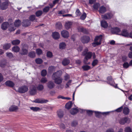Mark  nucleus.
Returning <instances> with one entry per match:
<instances>
[{
    "label": "nucleus",
    "mask_w": 132,
    "mask_h": 132,
    "mask_svg": "<svg viewBox=\"0 0 132 132\" xmlns=\"http://www.w3.org/2000/svg\"><path fill=\"white\" fill-rule=\"evenodd\" d=\"M88 50L84 51L82 53V54L85 57L83 60L84 63L86 64L88 61V60L90 59L92 56V53L90 52H87Z\"/></svg>",
    "instance_id": "1"
},
{
    "label": "nucleus",
    "mask_w": 132,
    "mask_h": 132,
    "mask_svg": "<svg viewBox=\"0 0 132 132\" xmlns=\"http://www.w3.org/2000/svg\"><path fill=\"white\" fill-rule=\"evenodd\" d=\"M102 37V35H101L96 36L94 40V42L92 43V45L95 47L96 46L100 45L101 44Z\"/></svg>",
    "instance_id": "2"
},
{
    "label": "nucleus",
    "mask_w": 132,
    "mask_h": 132,
    "mask_svg": "<svg viewBox=\"0 0 132 132\" xmlns=\"http://www.w3.org/2000/svg\"><path fill=\"white\" fill-rule=\"evenodd\" d=\"M119 123L121 125H123L126 123H129L130 122V119L128 117H125L121 118L119 121Z\"/></svg>",
    "instance_id": "3"
},
{
    "label": "nucleus",
    "mask_w": 132,
    "mask_h": 132,
    "mask_svg": "<svg viewBox=\"0 0 132 132\" xmlns=\"http://www.w3.org/2000/svg\"><path fill=\"white\" fill-rule=\"evenodd\" d=\"M90 37L84 35L82 36L80 39L82 43L84 44H87L90 40Z\"/></svg>",
    "instance_id": "4"
},
{
    "label": "nucleus",
    "mask_w": 132,
    "mask_h": 132,
    "mask_svg": "<svg viewBox=\"0 0 132 132\" xmlns=\"http://www.w3.org/2000/svg\"><path fill=\"white\" fill-rule=\"evenodd\" d=\"M28 90V87L26 86H23L18 88V91L20 93H24L27 92Z\"/></svg>",
    "instance_id": "5"
},
{
    "label": "nucleus",
    "mask_w": 132,
    "mask_h": 132,
    "mask_svg": "<svg viewBox=\"0 0 132 132\" xmlns=\"http://www.w3.org/2000/svg\"><path fill=\"white\" fill-rule=\"evenodd\" d=\"M113 15L111 12H109L105 14L104 15L102 16V17L106 20H109L111 19Z\"/></svg>",
    "instance_id": "6"
},
{
    "label": "nucleus",
    "mask_w": 132,
    "mask_h": 132,
    "mask_svg": "<svg viewBox=\"0 0 132 132\" xmlns=\"http://www.w3.org/2000/svg\"><path fill=\"white\" fill-rule=\"evenodd\" d=\"M9 5L8 0L0 4V8L2 10L6 9L8 7Z\"/></svg>",
    "instance_id": "7"
},
{
    "label": "nucleus",
    "mask_w": 132,
    "mask_h": 132,
    "mask_svg": "<svg viewBox=\"0 0 132 132\" xmlns=\"http://www.w3.org/2000/svg\"><path fill=\"white\" fill-rule=\"evenodd\" d=\"M121 29L120 28L116 27L112 29L111 32L113 34L120 35V34H119V33L121 32Z\"/></svg>",
    "instance_id": "8"
},
{
    "label": "nucleus",
    "mask_w": 132,
    "mask_h": 132,
    "mask_svg": "<svg viewBox=\"0 0 132 132\" xmlns=\"http://www.w3.org/2000/svg\"><path fill=\"white\" fill-rule=\"evenodd\" d=\"M106 79L107 81L106 82L108 84L111 86H113V85L114 84L115 82L111 76L108 77H107Z\"/></svg>",
    "instance_id": "9"
},
{
    "label": "nucleus",
    "mask_w": 132,
    "mask_h": 132,
    "mask_svg": "<svg viewBox=\"0 0 132 132\" xmlns=\"http://www.w3.org/2000/svg\"><path fill=\"white\" fill-rule=\"evenodd\" d=\"M62 74V72L61 71H58L56 72L53 73L52 76V78H60Z\"/></svg>",
    "instance_id": "10"
},
{
    "label": "nucleus",
    "mask_w": 132,
    "mask_h": 132,
    "mask_svg": "<svg viewBox=\"0 0 132 132\" xmlns=\"http://www.w3.org/2000/svg\"><path fill=\"white\" fill-rule=\"evenodd\" d=\"M31 24V22L28 19L23 20L22 22V25L24 27L29 26Z\"/></svg>",
    "instance_id": "11"
},
{
    "label": "nucleus",
    "mask_w": 132,
    "mask_h": 132,
    "mask_svg": "<svg viewBox=\"0 0 132 132\" xmlns=\"http://www.w3.org/2000/svg\"><path fill=\"white\" fill-rule=\"evenodd\" d=\"M61 34L62 36L64 38H67L69 36V32L65 30L62 31L61 32Z\"/></svg>",
    "instance_id": "12"
},
{
    "label": "nucleus",
    "mask_w": 132,
    "mask_h": 132,
    "mask_svg": "<svg viewBox=\"0 0 132 132\" xmlns=\"http://www.w3.org/2000/svg\"><path fill=\"white\" fill-rule=\"evenodd\" d=\"M48 102V101L47 100L44 99H36L33 102L35 103H45Z\"/></svg>",
    "instance_id": "13"
},
{
    "label": "nucleus",
    "mask_w": 132,
    "mask_h": 132,
    "mask_svg": "<svg viewBox=\"0 0 132 132\" xmlns=\"http://www.w3.org/2000/svg\"><path fill=\"white\" fill-rule=\"evenodd\" d=\"M78 32H82L84 34H87L89 33L88 30L82 27L78 28Z\"/></svg>",
    "instance_id": "14"
},
{
    "label": "nucleus",
    "mask_w": 132,
    "mask_h": 132,
    "mask_svg": "<svg viewBox=\"0 0 132 132\" xmlns=\"http://www.w3.org/2000/svg\"><path fill=\"white\" fill-rule=\"evenodd\" d=\"M119 34L120 35L125 37H128L129 36L128 32L127 30L125 29H123V30H122Z\"/></svg>",
    "instance_id": "15"
},
{
    "label": "nucleus",
    "mask_w": 132,
    "mask_h": 132,
    "mask_svg": "<svg viewBox=\"0 0 132 132\" xmlns=\"http://www.w3.org/2000/svg\"><path fill=\"white\" fill-rule=\"evenodd\" d=\"M52 79L54 80L56 84L58 85L62 83L63 80L62 78L61 77L56 78Z\"/></svg>",
    "instance_id": "16"
},
{
    "label": "nucleus",
    "mask_w": 132,
    "mask_h": 132,
    "mask_svg": "<svg viewBox=\"0 0 132 132\" xmlns=\"http://www.w3.org/2000/svg\"><path fill=\"white\" fill-rule=\"evenodd\" d=\"M6 85L11 87H13L15 86L14 84L12 81L7 80L5 82Z\"/></svg>",
    "instance_id": "17"
},
{
    "label": "nucleus",
    "mask_w": 132,
    "mask_h": 132,
    "mask_svg": "<svg viewBox=\"0 0 132 132\" xmlns=\"http://www.w3.org/2000/svg\"><path fill=\"white\" fill-rule=\"evenodd\" d=\"M55 84L52 81H49L47 84L48 87L50 89L53 88L55 86Z\"/></svg>",
    "instance_id": "18"
},
{
    "label": "nucleus",
    "mask_w": 132,
    "mask_h": 132,
    "mask_svg": "<svg viewBox=\"0 0 132 132\" xmlns=\"http://www.w3.org/2000/svg\"><path fill=\"white\" fill-rule=\"evenodd\" d=\"M52 36L54 39L56 40L59 38L60 35L58 32H55L52 33Z\"/></svg>",
    "instance_id": "19"
},
{
    "label": "nucleus",
    "mask_w": 132,
    "mask_h": 132,
    "mask_svg": "<svg viewBox=\"0 0 132 132\" xmlns=\"http://www.w3.org/2000/svg\"><path fill=\"white\" fill-rule=\"evenodd\" d=\"M106 11V7L103 5L100 7L99 12L100 13L103 14Z\"/></svg>",
    "instance_id": "20"
},
{
    "label": "nucleus",
    "mask_w": 132,
    "mask_h": 132,
    "mask_svg": "<svg viewBox=\"0 0 132 132\" xmlns=\"http://www.w3.org/2000/svg\"><path fill=\"white\" fill-rule=\"evenodd\" d=\"M70 62V61L69 59L67 58H65L63 60L62 64L64 66H65L69 64Z\"/></svg>",
    "instance_id": "21"
},
{
    "label": "nucleus",
    "mask_w": 132,
    "mask_h": 132,
    "mask_svg": "<svg viewBox=\"0 0 132 132\" xmlns=\"http://www.w3.org/2000/svg\"><path fill=\"white\" fill-rule=\"evenodd\" d=\"M129 112L130 110L128 108L126 107L124 108L123 110V113L125 115H128Z\"/></svg>",
    "instance_id": "22"
},
{
    "label": "nucleus",
    "mask_w": 132,
    "mask_h": 132,
    "mask_svg": "<svg viewBox=\"0 0 132 132\" xmlns=\"http://www.w3.org/2000/svg\"><path fill=\"white\" fill-rule=\"evenodd\" d=\"M18 109V107L14 105H11L9 108V111L11 112L14 111Z\"/></svg>",
    "instance_id": "23"
},
{
    "label": "nucleus",
    "mask_w": 132,
    "mask_h": 132,
    "mask_svg": "<svg viewBox=\"0 0 132 132\" xmlns=\"http://www.w3.org/2000/svg\"><path fill=\"white\" fill-rule=\"evenodd\" d=\"M79 111V110L76 108H73L70 110V112L71 114L75 115Z\"/></svg>",
    "instance_id": "24"
},
{
    "label": "nucleus",
    "mask_w": 132,
    "mask_h": 132,
    "mask_svg": "<svg viewBox=\"0 0 132 132\" xmlns=\"http://www.w3.org/2000/svg\"><path fill=\"white\" fill-rule=\"evenodd\" d=\"M36 93V87L34 86L30 91V94L31 95H34Z\"/></svg>",
    "instance_id": "25"
},
{
    "label": "nucleus",
    "mask_w": 132,
    "mask_h": 132,
    "mask_svg": "<svg viewBox=\"0 0 132 132\" xmlns=\"http://www.w3.org/2000/svg\"><path fill=\"white\" fill-rule=\"evenodd\" d=\"M72 24V22L69 21L66 22L65 24V27L67 29L70 28Z\"/></svg>",
    "instance_id": "26"
},
{
    "label": "nucleus",
    "mask_w": 132,
    "mask_h": 132,
    "mask_svg": "<svg viewBox=\"0 0 132 132\" xmlns=\"http://www.w3.org/2000/svg\"><path fill=\"white\" fill-rule=\"evenodd\" d=\"M101 26L104 28H107L108 26V24L106 21L104 20H102L101 22Z\"/></svg>",
    "instance_id": "27"
},
{
    "label": "nucleus",
    "mask_w": 132,
    "mask_h": 132,
    "mask_svg": "<svg viewBox=\"0 0 132 132\" xmlns=\"http://www.w3.org/2000/svg\"><path fill=\"white\" fill-rule=\"evenodd\" d=\"M21 52H20V54L22 55H27L28 53V50L24 47L22 48Z\"/></svg>",
    "instance_id": "28"
},
{
    "label": "nucleus",
    "mask_w": 132,
    "mask_h": 132,
    "mask_svg": "<svg viewBox=\"0 0 132 132\" xmlns=\"http://www.w3.org/2000/svg\"><path fill=\"white\" fill-rule=\"evenodd\" d=\"M72 105V102L69 101L65 105V108L67 109H69L71 108Z\"/></svg>",
    "instance_id": "29"
},
{
    "label": "nucleus",
    "mask_w": 132,
    "mask_h": 132,
    "mask_svg": "<svg viewBox=\"0 0 132 132\" xmlns=\"http://www.w3.org/2000/svg\"><path fill=\"white\" fill-rule=\"evenodd\" d=\"M20 43V41L19 39H15L11 41V44L13 45H18Z\"/></svg>",
    "instance_id": "30"
},
{
    "label": "nucleus",
    "mask_w": 132,
    "mask_h": 132,
    "mask_svg": "<svg viewBox=\"0 0 132 132\" xmlns=\"http://www.w3.org/2000/svg\"><path fill=\"white\" fill-rule=\"evenodd\" d=\"M43 14V12L42 10H39L35 12V15L37 17H39L40 16Z\"/></svg>",
    "instance_id": "31"
},
{
    "label": "nucleus",
    "mask_w": 132,
    "mask_h": 132,
    "mask_svg": "<svg viewBox=\"0 0 132 132\" xmlns=\"http://www.w3.org/2000/svg\"><path fill=\"white\" fill-rule=\"evenodd\" d=\"M8 24V22H3L1 25L2 29L4 30H6L7 28V25Z\"/></svg>",
    "instance_id": "32"
},
{
    "label": "nucleus",
    "mask_w": 132,
    "mask_h": 132,
    "mask_svg": "<svg viewBox=\"0 0 132 132\" xmlns=\"http://www.w3.org/2000/svg\"><path fill=\"white\" fill-rule=\"evenodd\" d=\"M21 21L20 20H17L15 21L14 22V25L15 27H18L21 24Z\"/></svg>",
    "instance_id": "33"
},
{
    "label": "nucleus",
    "mask_w": 132,
    "mask_h": 132,
    "mask_svg": "<svg viewBox=\"0 0 132 132\" xmlns=\"http://www.w3.org/2000/svg\"><path fill=\"white\" fill-rule=\"evenodd\" d=\"M57 113L58 117L60 118H62L63 116V112L61 110H60L57 111Z\"/></svg>",
    "instance_id": "34"
},
{
    "label": "nucleus",
    "mask_w": 132,
    "mask_h": 132,
    "mask_svg": "<svg viewBox=\"0 0 132 132\" xmlns=\"http://www.w3.org/2000/svg\"><path fill=\"white\" fill-rule=\"evenodd\" d=\"M12 51L14 52L17 53L19 51L20 48L18 46H15L12 47Z\"/></svg>",
    "instance_id": "35"
},
{
    "label": "nucleus",
    "mask_w": 132,
    "mask_h": 132,
    "mask_svg": "<svg viewBox=\"0 0 132 132\" xmlns=\"http://www.w3.org/2000/svg\"><path fill=\"white\" fill-rule=\"evenodd\" d=\"M11 46V44L10 43H7L4 45L3 46V48L4 50H7L9 49Z\"/></svg>",
    "instance_id": "36"
},
{
    "label": "nucleus",
    "mask_w": 132,
    "mask_h": 132,
    "mask_svg": "<svg viewBox=\"0 0 132 132\" xmlns=\"http://www.w3.org/2000/svg\"><path fill=\"white\" fill-rule=\"evenodd\" d=\"M66 44L64 42L61 43L59 44V48L61 50L64 49L65 48Z\"/></svg>",
    "instance_id": "37"
},
{
    "label": "nucleus",
    "mask_w": 132,
    "mask_h": 132,
    "mask_svg": "<svg viewBox=\"0 0 132 132\" xmlns=\"http://www.w3.org/2000/svg\"><path fill=\"white\" fill-rule=\"evenodd\" d=\"M36 16L34 15H30L29 17V19L30 21L32 22L34 21L35 20H37L36 19Z\"/></svg>",
    "instance_id": "38"
},
{
    "label": "nucleus",
    "mask_w": 132,
    "mask_h": 132,
    "mask_svg": "<svg viewBox=\"0 0 132 132\" xmlns=\"http://www.w3.org/2000/svg\"><path fill=\"white\" fill-rule=\"evenodd\" d=\"M82 68L84 71H86L89 70L90 69V67L87 65H84L82 67Z\"/></svg>",
    "instance_id": "39"
},
{
    "label": "nucleus",
    "mask_w": 132,
    "mask_h": 132,
    "mask_svg": "<svg viewBox=\"0 0 132 132\" xmlns=\"http://www.w3.org/2000/svg\"><path fill=\"white\" fill-rule=\"evenodd\" d=\"M28 56L32 58H34L35 56V53L34 52H29Z\"/></svg>",
    "instance_id": "40"
},
{
    "label": "nucleus",
    "mask_w": 132,
    "mask_h": 132,
    "mask_svg": "<svg viewBox=\"0 0 132 132\" xmlns=\"http://www.w3.org/2000/svg\"><path fill=\"white\" fill-rule=\"evenodd\" d=\"M35 61L36 63L38 64H41L43 62L42 59L39 58H38L36 59Z\"/></svg>",
    "instance_id": "41"
},
{
    "label": "nucleus",
    "mask_w": 132,
    "mask_h": 132,
    "mask_svg": "<svg viewBox=\"0 0 132 132\" xmlns=\"http://www.w3.org/2000/svg\"><path fill=\"white\" fill-rule=\"evenodd\" d=\"M56 28L59 29H60L62 27V25L61 23L60 22L56 23Z\"/></svg>",
    "instance_id": "42"
},
{
    "label": "nucleus",
    "mask_w": 132,
    "mask_h": 132,
    "mask_svg": "<svg viewBox=\"0 0 132 132\" xmlns=\"http://www.w3.org/2000/svg\"><path fill=\"white\" fill-rule=\"evenodd\" d=\"M100 6V4L99 3H96L94 4L93 6V8L94 10H97Z\"/></svg>",
    "instance_id": "43"
},
{
    "label": "nucleus",
    "mask_w": 132,
    "mask_h": 132,
    "mask_svg": "<svg viewBox=\"0 0 132 132\" xmlns=\"http://www.w3.org/2000/svg\"><path fill=\"white\" fill-rule=\"evenodd\" d=\"M30 109L34 111L37 112L40 109L38 107H31L30 108Z\"/></svg>",
    "instance_id": "44"
},
{
    "label": "nucleus",
    "mask_w": 132,
    "mask_h": 132,
    "mask_svg": "<svg viewBox=\"0 0 132 132\" xmlns=\"http://www.w3.org/2000/svg\"><path fill=\"white\" fill-rule=\"evenodd\" d=\"M50 9V7L49 6H46L43 9V12L44 13H47L49 11Z\"/></svg>",
    "instance_id": "45"
},
{
    "label": "nucleus",
    "mask_w": 132,
    "mask_h": 132,
    "mask_svg": "<svg viewBox=\"0 0 132 132\" xmlns=\"http://www.w3.org/2000/svg\"><path fill=\"white\" fill-rule=\"evenodd\" d=\"M98 62V60L96 59H95L93 61L92 63V65L93 67H94L97 64Z\"/></svg>",
    "instance_id": "46"
},
{
    "label": "nucleus",
    "mask_w": 132,
    "mask_h": 132,
    "mask_svg": "<svg viewBox=\"0 0 132 132\" xmlns=\"http://www.w3.org/2000/svg\"><path fill=\"white\" fill-rule=\"evenodd\" d=\"M46 56L47 57L50 58L53 57V55L51 52L48 51L47 52Z\"/></svg>",
    "instance_id": "47"
},
{
    "label": "nucleus",
    "mask_w": 132,
    "mask_h": 132,
    "mask_svg": "<svg viewBox=\"0 0 132 132\" xmlns=\"http://www.w3.org/2000/svg\"><path fill=\"white\" fill-rule=\"evenodd\" d=\"M47 73L46 70L45 69L42 70L41 72V75L43 77L45 76Z\"/></svg>",
    "instance_id": "48"
},
{
    "label": "nucleus",
    "mask_w": 132,
    "mask_h": 132,
    "mask_svg": "<svg viewBox=\"0 0 132 132\" xmlns=\"http://www.w3.org/2000/svg\"><path fill=\"white\" fill-rule=\"evenodd\" d=\"M123 108V106H122L116 109L114 111H116L117 112H120L122 111V110Z\"/></svg>",
    "instance_id": "49"
},
{
    "label": "nucleus",
    "mask_w": 132,
    "mask_h": 132,
    "mask_svg": "<svg viewBox=\"0 0 132 132\" xmlns=\"http://www.w3.org/2000/svg\"><path fill=\"white\" fill-rule=\"evenodd\" d=\"M37 89L39 90H42L44 89V86L42 84L39 85L36 87Z\"/></svg>",
    "instance_id": "50"
},
{
    "label": "nucleus",
    "mask_w": 132,
    "mask_h": 132,
    "mask_svg": "<svg viewBox=\"0 0 132 132\" xmlns=\"http://www.w3.org/2000/svg\"><path fill=\"white\" fill-rule=\"evenodd\" d=\"M37 54L38 55H40L42 53V50L40 48H37L36 50Z\"/></svg>",
    "instance_id": "51"
},
{
    "label": "nucleus",
    "mask_w": 132,
    "mask_h": 132,
    "mask_svg": "<svg viewBox=\"0 0 132 132\" xmlns=\"http://www.w3.org/2000/svg\"><path fill=\"white\" fill-rule=\"evenodd\" d=\"M130 66L129 64L127 62H125L123 64V67L124 68H127Z\"/></svg>",
    "instance_id": "52"
},
{
    "label": "nucleus",
    "mask_w": 132,
    "mask_h": 132,
    "mask_svg": "<svg viewBox=\"0 0 132 132\" xmlns=\"http://www.w3.org/2000/svg\"><path fill=\"white\" fill-rule=\"evenodd\" d=\"M124 131L125 132H131V129L129 127H127L125 128Z\"/></svg>",
    "instance_id": "53"
},
{
    "label": "nucleus",
    "mask_w": 132,
    "mask_h": 132,
    "mask_svg": "<svg viewBox=\"0 0 132 132\" xmlns=\"http://www.w3.org/2000/svg\"><path fill=\"white\" fill-rule=\"evenodd\" d=\"M86 16V14L85 12L80 17V19L82 20H84Z\"/></svg>",
    "instance_id": "54"
},
{
    "label": "nucleus",
    "mask_w": 132,
    "mask_h": 132,
    "mask_svg": "<svg viewBox=\"0 0 132 132\" xmlns=\"http://www.w3.org/2000/svg\"><path fill=\"white\" fill-rule=\"evenodd\" d=\"M6 54L7 56L9 58L11 59L13 57V55L11 53H7Z\"/></svg>",
    "instance_id": "55"
},
{
    "label": "nucleus",
    "mask_w": 132,
    "mask_h": 132,
    "mask_svg": "<svg viewBox=\"0 0 132 132\" xmlns=\"http://www.w3.org/2000/svg\"><path fill=\"white\" fill-rule=\"evenodd\" d=\"M95 116L97 117H100L101 114L102 113L101 112L97 111H95Z\"/></svg>",
    "instance_id": "56"
},
{
    "label": "nucleus",
    "mask_w": 132,
    "mask_h": 132,
    "mask_svg": "<svg viewBox=\"0 0 132 132\" xmlns=\"http://www.w3.org/2000/svg\"><path fill=\"white\" fill-rule=\"evenodd\" d=\"M75 13L77 16H79L81 14V13L78 9H77Z\"/></svg>",
    "instance_id": "57"
},
{
    "label": "nucleus",
    "mask_w": 132,
    "mask_h": 132,
    "mask_svg": "<svg viewBox=\"0 0 132 132\" xmlns=\"http://www.w3.org/2000/svg\"><path fill=\"white\" fill-rule=\"evenodd\" d=\"M47 81V80L46 78H42L41 79L40 81L43 83H45Z\"/></svg>",
    "instance_id": "58"
},
{
    "label": "nucleus",
    "mask_w": 132,
    "mask_h": 132,
    "mask_svg": "<svg viewBox=\"0 0 132 132\" xmlns=\"http://www.w3.org/2000/svg\"><path fill=\"white\" fill-rule=\"evenodd\" d=\"M93 112L92 110H87L86 112L89 116H91L92 115Z\"/></svg>",
    "instance_id": "59"
},
{
    "label": "nucleus",
    "mask_w": 132,
    "mask_h": 132,
    "mask_svg": "<svg viewBox=\"0 0 132 132\" xmlns=\"http://www.w3.org/2000/svg\"><path fill=\"white\" fill-rule=\"evenodd\" d=\"M6 65V63L4 62H0V66L2 68L5 67Z\"/></svg>",
    "instance_id": "60"
},
{
    "label": "nucleus",
    "mask_w": 132,
    "mask_h": 132,
    "mask_svg": "<svg viewBox=\"0 0 132 132\" xmlns=\"http://www.w3.org/2000/svg\"><path fill=\"white\" fill-rule=\"evenodd\" d=\"M77 125V122L76 121H73L71 123L72 126H75Z\"/></svg>",
    "instance_id": "61"
},
{
    "label": "nucleus",
    "mask_w": 132,
    "mask_h": 132,
    "mask_svg": "<svg viewBox=\"0 0 132 132\" xmlns=\"http://www.w3.org/2000/svg\"><path fill=\"white\" fill-rule=\"evenodd\" d=\"M127 57L125 55H123L122 57V59L123 62L126 61L127 60Z\"/></svg>",
    "instance_id": "62"
},
{
    "label": "nucleus",
    "mask_w": 132,
    "mask_h": 132,
    "mask_svg": "<svg viewBox=\"0 0 132 132\" xmlns=\"http://www.w3.org/2000/svg\"><path fill=\"white\" fill-rule=\"evenodd\" d=\"M128 57L130 59H132V52H129L128 54Z\"/></svg>",
    "instance_id": "63"
},
{
    "label": "nucleus",
    "mask_w": 132,
    "mask_h": 132,
    "mask_svg": "<svg viewBox=\"0 0 132 132\" xmlns=\"http://www.w3.org/2000/svg\"><path fill=\"white\" fill-rule=\"evenodd\" d=\"M106 132H114V130L112 129H107Z\"/></svg>",
    "instance_id": "64"
}]
</instances>
